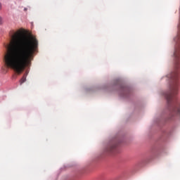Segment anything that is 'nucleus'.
Returning a JSON list of instances; mask_svg holds the SVG:
<instances>
[{"mask_svg": "<svg viewBox=\"0 0 180 180\" xmlns=\"http://www.w3.org/2000/svg\"><path fill=\"white\" fill-rule=\"evenodd\" d=\"M4 23V21L2 20L1 16H0V25H2Z\"/></svg>", "mask_w": 180, "mask_h": 180, "instance_id": "39448f33", "label": "nucleus"}, {"mask_svg": "<svg viewBox=\"0 0 180 180\" xmlns=\"http://www.w3.org/2000/svg\"><path fill=\"white\" fill-rule=\"evenodd\" d=\"M178 36L174 38L176 46L174 52V71L167 76L169 78V89L165 94L167 103V110L169 111H180V106L176 104L175 95L178 93V77L179 70H180V11H179V23L178 26Z\"/></svg>", "mask_w": 180, "mask_h": 180, "instance_id": "f03ea898", "label": "nucleus"}, {"mask_svg": "<svg viewBox=\"0 0 180 180\" xmlns=\"http://www.w3.org/2000/svg\"><path fill=\"white\" fill-rule=\"evenodd\" d=\"M39 42L33 35H25L23 30L13 32L4 56L5 66L20 75L32 61Z\"/></svg>", "mask_w": 180, "mask_h": 180, "instance_id": "f257e3e1", "label": "nucleus"}, {"mask_svg": "<svg viewBox=\"0 0 180 180\" xmlns=\"http://www.w3.org/2000/svg\"><path fill=\"white\" fill-rule=\"evenodd\" d=\"M26 82V75H25L20 80V85H22L23 83Z\"/></svg>", "mask_w": 180, "mask_h": 180, "instance_id": "20e7f679", "label": "nucleus"}, {"mask_svg": "<svg viewBox=\"0 0 180 180\" xmlns=\"http://www.w3.org/2000/svg\"><path fill=\"white\" fill-rule=\"evenodd\" d=\"M127 90V89H124V91Z\"/></svg>", "mask_w": 180, "mask_h": 180, "instance_id": "0eeeda50", "label": "nucleus"}, {"mask_svg": "<svg viewBox=\"0 0 180 180\" xmlns=\"http://www.w3.org/2000/svg\"><path fill=\"white\" fill-rule=\"evenodd\" d=\"M1 9H2V4L1 3H0V11H1Z\"/></svg>", "mask_w": 180, "mask_h": 180, "instance_id": "423d86ee", "label": "nucleus"}, {"mask_svg": "<svg viewBox=\"0 0 180 180\" xmlns=\"http://www.w3.org/2000/svg\"><path fill=\"white\" fill-rule=\"evenodd\" d=\"M117 146V144L115 143H113L110 145H109L108 148H107V151L113 153L116 151V147Z\"/></svg>", "mask_w": 180, "mask_h": 180, "instance_id": "7ed1b4c3", "label": "nucleus"}]
</instances>
